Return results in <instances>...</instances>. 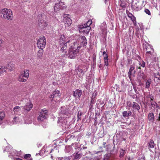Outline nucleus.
<instances>
[{
  "mask_svg": "<svg viewBox=\"0 0 160 160\" xmlns=\"http://www.w3.org/2000/svg\"><path fill=\"white\" fill-rule=\"evenodd\" d=\"M72 112L69 110V108L67 107L63 106L61 107V111L58 117V122L61 124L63 127L66 125L67 121L65 119L68 116L71 114Z\"/></svg>",
  "mask_w": 160,
  "mask_h": 160,
  "instance_id": "nucleus-1",
  "label": "nucleus"
},
{
  "mask_svg": "<svg viewBox=\"0 0 160 160\" xmlns=\"http://www.w3.org/2000/svg\"><path fill=\"white\" fill-rule=\"evenodd\" d=\"M32 104L31 102H28L27 103L26 105L23 107H19V106H16L14 107L13 109L12 113L16 115H20L21 114V109L22 108L27 111H30L31 109L32 108Z\"/></svg>",
  "mask_w": 160,
  "mask_h": 160,
  "instance_id": "nucleus-2",
  "label": "nucleus"
},
{
  "mask_svg": "<svg viewBox=\"0 0 160 160\" xmlns=\"http://www.w3.org/2000/svg\"><path fill=\"white\" fill-rule=\"evenodd\" d=\"M92 23V20L90 19L86 23L80 25L79 27V31L83 32L84 34H88L91 29L90 26Z\"/></svg>",
  "mask_w": 160,
  "mask_h": 160,
  "instance_id": "nucleus-3",
  "label": "nucleus"
},
{
  "mask_svg": "<svg viewBox=\"0 0 160 160\" xmlns=\"http://www.w3.org/2000/svg\"><path fill=\"white\" fill-rule=\"evenodd\" d=\"M3 14V18L8 20H11L13 18L11 10L7 8H4L1 11Z\"/></svg>",
  "mask_w": 160,
  "mask_h": 160,
  "instance_id": "nucleus-4",
  "label": "nucleus"
},
{
  "mask_svg": "<svg viewBox=\"0 0 160 160\" xmlns=\"http://www.w3.org/2000/svg\"><path fill=\"white\" fill-rule=\"evenodd\" d=\"M29 71L28 70H24L19 75L18 80L21 82H25L28 79L29 76Z\"/></svg>",
  "mask_w": 160,
  "mask_h": 160,
  "instance_id": "nucleus-5",
  "label": "nucleus"
},
{
  "mask_svg": "<svg viewBox=\"0 0 160 160\" xmlns=\"http://www.w3.org/2000/svg\"><path fill=\"white\" fill-rule=\"evenodd\" d=\"M48 110L45 108L42 110L39 116L38 117V120L39 122H41L46 118L48 116Z\"/></svg>",
  "mask_w": 160,
  "mask_h": 160,
  "instance_id": "nucleus-6",
  "label": "nucleus"
},
{
  "mask_svg": "<svg viewBox=\"0 0 160 160\" xmlns=\"http://www.w3.org/2000/svg\"><path fill=\"white\" fill-rule=\"evenodd\" d=\"M66 7V6L65 5L64 2H60L58 3H56L54 7V11L57 12L61 9H63Z\"/></svg>",
  "mask_w": 160,
  "mask_h": 160,
  "instance_id": "nucleus-7",
  "label": "nucleus"
},
{
  "mask_svg": "<svg viewBox=\"0 0 160 160\" xmlns=\"http://www.w3.org/2000/svg\"><path fill=\"white\" fill-rule=\"evenodd\" d=\"M135 66L134 65H131L130 66L129 72L128 73V77L130 80H131L132 77H134V74L136 72L134 69Z\"/></svg>",
  "mask_w": 160,
  "mask_h": 160,
  "instance_id": "nucleus-8",
  "label": "nucleus"
},
{
  "mask_svg": "<svg viewBox=\"0 0 160 160\" xmlns=\"http://www.w3.org/2000/svg\"><path fill=\"white\" fill-rule=\"evenodd\" d=\"M22 117H16L14 118L12 121V122L10 123V125H12L13 124H16L18 125L19 124H22Z\"/></svg>",
  "mask_w": 160,
  "mask_h": 160,
  "instance_id": "nucleus-9",
  "label": "nucleus"
},
{
  "mask_svg": "<svg viewBox=\"0 0 160 160\" xmlns=\"http://www.w3.org/2000/svg\"><path fill=\"white\" fill-rule=\"evenodd\" d=\"M143 48L144 49H145L146 51H150L151 50L154 51V49L153 48L152 46L147 43L146 41H144V42H143Z\"/></svg>",
  "mask_w": 160,
  "mask_h": 160,
  "instance_id": "nucleus-10",
  "label": "nucleus"
},
{
  "mask_svg": "<svg viewBox=\"0 0 160 160\" xmlns=\"http://www.w3.org/2000/svg\"><path fill=\"white\" fill-rule=\"evenodd\" d=\"M131 7L134 10L136 11L140 10L142 8L141 5L138 2L134 5H132Z\"/></svg>",
  "mask_w": 160,
  "mask_h": 160,
  "instance_id": "nucleus-11",
  "label": "nucleus"
},
{
  "mask_svg": "<svg viewBox=\"0 0 160 160\" xmlns=\"http://www.w3.org/2000/svg\"><path fill=\"white\" fill-rule=\"evenodd\" d=\"M132 111L133 112V114L135 113V110H137L139 112V110L140 108V107L139 104L136 102H133L132 103Z\"/></svg>",
  "mask_w": 160,
  "mask_h": 160,
  "instance_id": "nucleus-12",
  "label": "nucleus"
},
{
  "mask_svg": "<svg viewBox=\"0 0 160 160\" xmlns=\"http://www.w3.org/2000/svg\"><path fill=\"white\" fill-rule=\"evenodd\" d=\"M63 20L66 27H68L72 23L71 19L69 17H68L64 18Z\"/></svg>",
  "mask_w": 160,
  "mask_h": 160,
  "instance_id": "nucleus-13",
  "label": "nucleus"
},
{
  "mask_svg": "<svg viewBox=\"0 0 160 160\" xmlns=\"http://www.w3.org/2000/svg\"><path fill=\"white\" fill-rule=\"evenodd\" d=\"M65 41H60V44L61 46H62L61 50L62 52H64V51L66 50L67 48V44L69 43L70 41H68L66 42H65Z\"/></svg>",
  "mask_w": 160,
  "mask_h": 160,
  "instance_id": "nucleus-14",
  "label": "nucleus"
},
{
  "mask_svg": "<svg viewBox=\"0 0 160 160\" xmlns=\"http://www.w3.org/2000/svg\"><path fill=\"white\" fill-rule=\"evenodd\" d=\"M46 42L45 41H38L37 44L38 47L41 49H42L45 46Z\"/></svg>",
  "mask_w": 160,
  "mask_h": 160,
  "instance_id": "nucleus-15",
  "label": "nucleus"
},
{
  "mask_svg": "<svg viewBox=\"0 0 160 160\" xmlns=\"http://www.w3.org/2000/svg\"><path fill=\"white\" fill-rule=\"evenodd\" d=\"M59 96H61V94L58 90H57L53 91L52 94L50 95V98H52V99H55L57 97L58 98Z\"/></svg>",
  "mask_w": 160,
  "mask_h": 160,
  "instance_id": "nucleus-16",
  "label": "nucleus"
},
{
  "mask_svg": "<svg viewBox=\"0 0 160 160\" xmlns=\"http://www.w3.org/2000/svg\"><path fill=\"white\" fill-rule=\"evenodd\" d=\"M82 91L79 89L73 92V96L75 98L79 99L82 95Z\"/></svg>",
  "mask_w": 160,
  "mask_h": 160,
  "instance_id": "nucleus-17",
  "label": "nucleus"
},
{
  "mask_svg": "<svg viewBox=\"0 0 160 160\" xmlns=\"http://www.w3.org/2000/svg\"><path fill=\"white\" fill-rule=\"evenodd\" d=\"M77 51L76 49H72L70 50L69 52V57L71 58H73L76 57V56Z\"/></svg>",
  "mask_w": 160,
  "mask_h": 160,
  "instance_id": "nucleus-18",
  "label": "nucleus"
},
{
  "mask_svg": "<svg viewBox=\"0 0 160 160\" xmlns=\"http://www.w3.org/2000/svg\"><path fill=\"white\" fill-rule=\"evenodd\" d=\"M38 26L40 27L43 28L47 26V23L44 20H39Z\"/></svg>",
  "mask_w": 160,
  "mask_h": 160,
  "instance_id": "nucleus-19",
  "label": "nucleus"
},
{
  "mask_svg": "<svg viewBox=\"0 0 160 160\" xmlns=\"http://www.w3.org/2000/svg\"><path fill=\"white\" fill-rule=\"evenodd\" d=\"M154 119V116L152 113H149L148 114V120L150 122H153Z\"/></svg>",
  "mask_w": 160,
  "mask_h": 160,
  "instance_id": "nucleus-20",
  "label": "nucleus"
},
{
  "mask_svg": "<svg viewBox=\"0 0 160 160\" xmlns=\"http://www.w3.org/2000/svg\"><path fill=\"white\" fill-rule=\"evenodd\" d=\"M154 52V51L152 52L151 51H147L146 53V58L148 59H150L151 56L153 54Z\"/></svg>",
  "mask_w": 160,
  "mask_h": 160,
  "instance_id": "nucleus-21",
  "label": "nucleus"
},
{
  "mask_svg": "<svg viewBox=\"0 0 160 160\" xmlns=\"http://www.w3.org/2000/svg\"><path fill=\"white\" fill-rule=\"evenodd\" d=\"M122 114L123 116L124 117H126L131 116L132 112L131 111L127 112V111H124L123 112Z\"/></svg>",
  "mask_w": 160,
  "mask_h": 160,
  "instance_id": "nucleus-22",
  "label": "nucleus"
},
{
  "mask_svg": "<svg viewBox=\"0 0 160 160\" xmlns=\"http://www.w3.org/2000/svg\"><path fill=\"white\" fill-rule=\"evenodd\" d=\"M148 147L151 148H153L154 147L155 144L154 141L152 140L151 139L149 142L148 143Z\"/></svg>",
  "mask_w": 160,
  "mask_h": 160,
  "instance_id": "nucleus-23",
  "label": "nucleus"
},
{
  "mask_svg": "<svg viewBox=\"0 0 160 160\" xmlns=\"http://www.w3.org/2000/svg\"><path fill=\"white\" fill-rule=\"evenodd\" d=\"M77 70L78 72H79V73L78 72L77 73L78 74H79L78 76L79 77H82L84 75V73L82 69L78 68Z\"/></svg>",
  "mask_w": 160,
  "mask_h": 160,
  "instance_id": "nucleus-24",
  "label": "nucleus"
},
{
  "mask_svg": "<svg viewBox=\"0 0 160 160\" xmlns=\"http://www.w3.org/2000/svg\"><path fill=\"white\" fill-rule=\"evenodd\" d=\"M151 82L152 80L151 79H149L147 80L145 85L146 88H149Z\"/></svg>",
  "mask_w": 160,
  "mask_h": 160,
  "instance_id": "nucleus-25",
  "label": "nucleus"
},
{
  "mask_svg": "<svg viewBox=\"0 0 160 160\" xmlns=\"http://www.w3.org/2000/svg\"><path fill=\"white\" fill-rule=\"evenodd\" d=\"M87 43L86 41H82V42L80 45L78 47V48H80L82 47H84L85 46H86Z\"/></svg>",
  "mask_w": 160,
  "mask_h": 160,
  "instance_id": "nucleus-26",
  "label": "nucleus"
},
{
  "mask_svg": "<svg viewBox=\"0 0 160 160\" xmlns=\"http://www.w3.org/2000/svg\"><path fill=\"white\" fill-rule=\"evenodd\" d=\"M14 64L9 63L8 64V66L5 69H8L10 70H12L14 68Z\"/></svg>",
  "mask_w": 160,
  "mask_h": 160,
  "instance_id": "nucleus-27",
  "label": "nucleus"
},
{
  "mask_svg": "<svg viewBox=\"0 0 160 160\" xmlns=\"http://www.w3.org/2000/svg\"><path fill=\"white\" fill-rule=\"evenodd\" d=\"M152 75L157 79L160 81V74L158 72L157 73H153Z\"/></svg>",
  "mask_w": 160,
  "mask_h": 160,
  "instance_id": "nucleus-28",
  "label": "nucleus"
},
{
  "mask_svg": "<svg viewBox=\"0 0 160 160\" xmlns=\"http://www.w3.org/2000/svg\"><path fill=\"white\" fill-rule=\"evenodd\" d=\"M5 117V114L3 112H0V124L2 123V120Z\"/></svg>",
  "mask_w": 160,
  "mask_h": 160,
  "instance_id": "nucleus-29",
  "label": "nucleus"
},
{
  "mask_svg": "<svg viewBox=\"0 0 160 160\" xmlns=\"http://www.w3.org/2000/svg\"><path fill=\"white\" fill-rule=\"evenodd\" d=\"M104 64L106 66L108 65V58L107 54L104 56Z\"/></svg>",
  "mask_w": 160,
  "mask_h": 160,
  "instance_id": "nucleus-30",
  "label": "nucleus"
},
{
  "mask_svg": "<svg viewBox=\"0 0 160 160\" xmlns=\"http://www.w3.org/2000/svg\"><path fill=\"white\" fill-rule=\"evenodd\" d=\"M43 54V52L42 50H39L37 53V58H40Z\"/></svg>",
  "mask_w": 160,
  "mask_h": 160,
  "instance_id": "nucleus-31",
  "label": "nucleus"
},
{
  "mask_svg": "<svg viewBox=\"0 0 160 160\" xmlns=\"http://www.w3.org/2000/svg\"><path fill=\"white\" fill-rule=\"evenodd\" d=\"M72 147L70 146H67L65 148V151L66 152L68 153L70 152L72 150Z\"/></svg>",
  "mask_w": 160,
  "mask_h": 160,
  "instance_id": "nucleus-32",
  "label": "nucleus"
},
{
  "mask_svg": "<svg viewBox=\"0 0 160 160\" xmlns=\"http://www.w3.org/2000/svg\"><path fill=\"white\" fill-rule=\"evenodd\" d=\"M120 154L119 155V157L120 158H122L123 157V156L124 155L125 153V150L121 149V150L120 151Z\"/></svg>",
  "mask_w": 160,
  "mask_h": 160,
  "instance_id": "nucleus-33",
  "label": "nucleus"
},
{
  "mask_svg": "<svg viewBox=\"0 0 160 160\" xmlns=\"http://www.w3.org/2000/svg\"><path fill=\"white\" fill-rule=\"evenodd\" d=\"M60 96H59L58 98L57 97L56 98H55V99H52V100L56 102H62V99H61L60 98Z\"/></svg>",
  "mask_w": 160,
  "mask_h": 160,
  "instance_id": "nucleus-34",
  "label": "nucleus"
},
{
  "mask_svg": "<svg viewBox=\"0 0 160 160\" xmlns=\"http://www.w3.org/2000/svg\"><path fill=\"white\" fill-rule=\"evenodd\" d=\"M12 148L11 146H10L7 147L5 148L4 150V152L5 151L10 152Z\"/></svg>",
  "mask_w": 160,
  "mask_h": 160,
  "instance_id": "nucleus-35",
  "label": "nucleus"
},
{
  "mask_svg": "<svg viewBox=\"0 0 160 160\" xmlns=\"http://www.w3.org/2000/svg\"><path fill=\"white\" fill-rule=\"evenodd\" d=\"M82 156V155L80 153H77L75 155V158L76 159H79Z\"/></svg>",
  "mask_w": 160,
  "mask_h": 160,
  "instance_id": "nucleus-36",
  "label": "nucleus"
},
{
  "mask_svg": "<svg viewBox=\"0 0 160 160\" xmlns=\"http://www.w3.org/2000/svg\"><path fill=\"white\" fill-rule=\"evenodd\" d=\"M128 17L130 18L132 21H135V19H136L135 17L132 14V13H129L128 15Z\"/></svg>",
  "mask_w": 160,
  "mask_h": 160,
  "instance_id": "nucleus-37",
  "label": "nucleus"
},
{
  "mask_svg": "<svg viewBox=\"0 0 160 160\" xmlns=\"http://www.w3.org/2000/svg\"><path fill=\"white\" fill-rule=\"evenodd\" d=\"M24 122L25 123L29 124L31 123V119L30 118H28V120H27L26 119V117L24 118Z\"/></svg>",
  "mask_w": 160,
  "mask_h": 160,
  "instance_id": "nucleus-38",
  "label": "nucleus"
},
{
  "mask_svg": "<svg viewBox=\"0 0 160 160\" xmlns=\"http://www.w3.org/2000/svg\"><path fill=\"white\" fill-rule=\"evenodd\" d=\"M78 40H86V38L84 36H80L78 38Z\"/></svg>",
  "mask_w": 160,
  "mask_h": 160,
  "instance_id": "nucleus-39",
  "label": "nucleus"
},
{
  "mask_svg": "<svg viewBox=\"0 0 160 160\" xmlns=\"http://www.w3.org/2000/svg\"><path fill=\"white\" fill-rule=\"evenodd\" d=\"M16 152V151L15 150V152ZM17 156L16 153H15V152H14V151L13 152H11V153H9V155H8V156L10 157V158H12V157H11V156Z\"/></svg>",
  "mask_w": 160,
  "mask_h": 160,
  "instance_id": "nucleus-40",
  "label": "nucleus"
},
{
  "mask_svg": "<svg viewBox=\"0 0 160 160\" xmlns=\"http://www.w3.org/2000/svg\"><path fill=\"white\" fill-rule=\"evenodd\" d=\"M150 102L151 104V105L153 107L155 108V106H157V103L154 101H150Z\"/></svg>",
  "mask_w": 160,
  "mask_h": 160,
  "instance_id": "nucleus-41",
  "label": "nucleus"
},
{
  "mask_svg": "<svg viewBox=\"0 0 160 160\" xmlns=\"http://www.w3.org/2000/svg\"><path fill=\"white\" fill-rule=\"evenodd\" d=\"M5 68V67H2V68H0V73H2V72H5V68Z\"/></svg>",
  "mask_w": 160,
  "mask_h": 160,
  "instance_id": "nucleus-42",
  "label": "nucleus"
},
{
  "mask_svg": "<svg viewBox=\"0 0 160 160\" xmlns=\"http://www.w3.org/2000/svg\"><path fill=\"white\" fill-rule=\"evenodd\" d=\"M145 12V13L148 14L149 15H151V12L148 9H145L144 10Z\"/></svg>",
  "mask_w": 160,
  "mask_h": 160,
  "instance_id": "nucleus-43",
  "label": "nucleus"
},
{
  "mask_svg": "<svg viewBox=\"0 0 160 160\" xmlns=\"http://www.w3.org/2000/svg\"><path fill=\"white\" fill-rule=\"evenodd\" d=\"M31 157V155L30 154H25L24 157L25 159H27L28 158H30Z\"/></svg>",
  "mask_w": 160,
  "mask_h": 160,
  "instance_id": "nucleus-44",
  "label": "nucleus"
},
{
  "mask_svg": "<svg viewBox=\"0 0 160 160\" xmlns=\"http://www.w3.org/2000/svg\"><path fill=\"white\" fill-rule=\"evenodd\" d=\"M127 105L128 107H132V102H127Z\"/></svg>",
  "mask_w": 160,
  "mask_h": 160,
  "instance_id": "nucleus-45",
  "label": "nucleus"
},
{
  "mask_svg": "<svg viewBox=\"0 0 160 160\" xmlns=\"http://www.w3.org/2000/svg\"><path fill=\"white\" fill-rule=\"evenodd\" d=\"M139 65H140V66H141L144 68L145 66V62L142 61L140 63Z\"/></svg>",
  "mask_w": 160,
  "mask_h": 160,
  "instance_id": "nucleus-46",
  "label": "nucleus"
},
{
  "mask_svg": "<svg viewBox=\"0 0 160 160\" xmlns=\"http://www.w3.org/2000/svg\"><path fill=\"white\" fill-rule=\"evenodd\" d=\"M45 37L43 35H41L39 39L38 40H45Z\"/></svg>",
  "mask_w": 160,
  "mask_h": 160,
  "instance_id": "nucleus-47",
  "label": "nucleus"
},
{
  "mask_svg": "<svg viewBox=\"0 0 160 160\" xmlns=\"http://www.w3.org/2000/svg\"><path fill=\"white\" fill-rule=\"evenodd\" d=\"M66 37L64 35H61L60 37V40H63L64 39H66Z\"/></svg>",
  "mask_w": 160,
  "mask_h": 160,
  "instance_id": "nucleus-48",
  "label": "nucleus"
},
{
  "mask_svg": "<svg viewBox=\"0 0 160 160\" xmlns=\"http://www.w3.org/2000/svg\"><path fill=\"white\" fill-rule=\"evenodd\" d=\"M147 98H153V96L152 94H149L146 96Z\"/></svg>",
  "mask_w": 160,
  "mask_h": 160,
  "instance_id": "nucleus-49",
  "label": "nucleus"
},
{
  "mask_svg": "<svg viewBox=\"0 0 160 160\" xmlns=\"http://www.w3.org/2000/svg\"><path fill=\"white\" fill-rule=\"evenodd\" d=\"M132 21L133 22V24H134V25H136V19H135V21Z\"/></svg>",
  "mask_w": 160,
  "mask_h": 160,
  "instance_id": "nucleus-50",
  "label": "nucleus"
},
{
  "mask_svg": "<svg viewBox=\"0 0 160 160\" xmlns=\"http://www.w3.org/2000/svg\"><path fill=\"white\" fill-rule=\"evenodd\" d=\"M95 102L94 101V100H93L92 99L91 103L92 104H93L95 103Z\"/></svg>",
  "mask_w": 160,
  "mask_h": 160,
  "instance_id": "nucleus-51",
  "label": "nucleus"
},
{
  "mask_svg": "<svg viewBox=\"0 0 160 160\" xmlns=\"http://www.w3.org/2000/svg\"><path fill=\"white\" fill-rule=\"evenodd\" d=\"M103 54L104 56L106 55V54H107L106 53V52L105 51H104L103 52Z\"/></svg>",
  "mask_w": 160,
  "mask_h": 160,
  "instance_id": "nucleus-52",
  "label": "nucleus"
},
{
  "mask_svg": "<svg viewBox=\"0 0 160 160\" xmlns=\"http://www.w3.org/2000/svg\"><path fill=\"white\" fill-rule=\"evenodd\" d=\"M15 160H22V159L19 158H16Z\"/></svg>",
  "mask_w": 160,
  "mask_h": 160,
  "instance_id": "nucleus-53",
  "label": "nucleus"
},
{
  "mask_svg": "<svg viewBox=\"0 0 160 160\" xmlns=\"http://www.w3.org/2000/svg\"><path fill=\"white\" fill-rule=\"evenodd\" d=\"M158 120L159 121H160V113H159V116H158Z\"/></svg>",
  "mask_w": 160,
  "mask_h": 160,
  "instance_id": "nucleus-54",
  "label": "nucleus"
},
{
  "mask_svg": "<svg viewBox=\"0 0 160 160\" xmlns=\"http://www.w3.org/2000/svg\"><path fill=\"white\" fill-rule=\"evenodd\" d=\"M104 2L106 4L108 2V0H104Z\"/></svg>",
  "mask_w": 160,
  "mask_h": 160,
  "instance_id": "nucleus-55",
  "label": "nucleus"
},
{
  "mask_svg": "<svg viewBox=\"0 0 160 160\" xmlns=\"http://www.w3.org/2000/svg\"><path fill=\"white\" fill-rule=\"evenodd\" d=\"M150 102L151 101H153V98H150Z\"/></svg>",
  "mask_w": 160,
  "mask_h": 160,
  "instance_id": "nucleus-56",
  "label": "nucleus"
},
{
  "mask_svg": "<svg viewBox=\"0 0 160 160\" xmlns=\"http://www.w3.org/2000/svg\"><path fill=\"white\" fill-rule=\"evenodd\" d=\"M103 39H105V40H106V37H105L104 36Z\"/></svg>",
  "mask_w": 160,
  "mask_h": 160,
  "instance_id": "nucleus-57",
  "label": "nucleus"
},
{
  "mask_svg": "<svg viewBox=\"0 0 160 160\" xmlns=\"http://www.w3.org/2000/svg\"><path fill=\"white\" fill-rule=\"evenodd\" d=\"M87 148V147H83V148L84 149H86Z\"/></svg>",
  "mask_w": 160,
  "mask_h": 160,
  "instance_id": "nucleus-58",
  "label": "nucleus"
},
{
  "mask_svg": "<svg viewBox=\"0 0 160 160\" xmlns=\"http://www.w3.org/2000/svg\"><path fill=\"white\" fill-rule=\"evenodd\" d=\"M2 42L1 41H0V46H1V44L2 43Z\"/></svg>",
  "mask_w": 160,
  "mask_h": 160,
  "instance_id": "nucleus-59",
  "label": "nucleus"
},
{
  "mask_svg": "<svg viewBox=\"0 0 160 160\" xmlns=\"http://www.w3.org/2000/svg\"><path fill=\"white\" fill-rule=\"evenodd\" d=\"M32 160V158H31L30 159H29V160Z\"/></svg>",
  "mask_w": 160,
  "mask_h": 160,
  "instance_id": "nucleus-60",
  "label": "nucleus"
},
{
  "mask_svg": "<svg viewBox=\"0 0 160 160\" xmlns=\"http://www.w3.org/2000/svg\"><path fill=\"white\" fill-rule=\"evenodd\" d=\"M99 159V158H97V159Z\"/></svg>",
  "mask_w": 160,
  "mask_h": 160,
  "instance_id": "nucleus-61",
  "label": "nucleus"
},
{
  "mask_svg": "<svg viewBox=\"0 0 160 160\" xmlns=\"http://www.w3.org/2000/svg\"><path fill=\"white\" fill-rule=\"evenodd\" d=\"M105 143H105H105H104V144H105Z\"/></svg>",
  "mask_w": 160,
  "mask_h": 160,
  "instance_id": "nucleus-62",
  "label": "nucleus"
},
{
  "mask_svg": "<svg viewBox=\"0 0 160 160\" xmlns=\"http://www.w3.org/2000/svg\"><path fill=\"white\" fill-rule=\"evenodd\" d=\"M77 36V37H78V36Z\"/></svg>",
  "mask_w": 160,
  "mask_h": 160,
  "instance_id": "nucleus-63",
  "label": "nucleus"
},
{
  "mask_svg": "<svg viewBox=\"0 0 160 160\" xmlns=\"http://www.w3.org/2000/svg\"><path fill=\"white\" fill-rule=\"evenodd\" d=\"M101 152L99 151V152Z\"/></svg>",
  "mask_w": 160,
  "mask_h": 160,
  "instance_id": "nucleus-64",
  "label": "nucleus"
}]
</instances>
